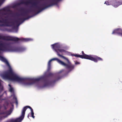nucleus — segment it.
<instances>
[{"mask_svg": "<svg viewBox=\"0 0 122 122\" xmlns=\"http://www.w3.org/2000/svg\"><path fill=\"white\" fill-rule=\"evenodd\" d=\"M0 39L6 41H11L17 42L19 40L26 42L30 40V39L28 38L20 39L18 38L10 36H2L0 35Z\"/></svg>", "mask_w": 122, "mask_h": 122, "instance_id": "nucleus-10", "label": "nucleus"}, {"mask_svg": "<svg viewBox=\"0 0 122 122\" xmlns=\"http://www.w3.org/2000/svg\"><path fill=\"white\" fill-rule=\"evenodd\" d=\"M1 97L2 96H0V100L2 101L3 100H4V99H2V98H1Z\"/></svg>", "mask_w": 122, "mask_h": 122, "instance_id": "nucleus-20", "label": "nucleus"}, {"mask_svg": "<svg viewBox=\"0 0 122 122\" xmlns=\"http://www.w3.org/2000/svg\"><path fill=\"white\" fill-rule=\"evenodd\" d=\"M27 117H28V118H29V115H28V116H27Z\"/></svg>", "mask_w": 122, "mask_h": 122, "instance_id": "nucleus-24", "label": "nucleus"}, {"mask_svg": "<svg viewBox=\"0 0 122 122\" xmlns=\"http://www.w3.org/2000/svg\"><path fill=\"white\" fill-rule=\"evenodd\" d=\"M56 60L60 64L65 67L67 70L68 72H70L74 69V66H72L70 64L66 63L57 58H54L51 59L48 61V63L47 70L49 71L51 68V62L52 61Z\"/></svg>", "mask_w": 122, "mask_h": 122, "instance_id": "nucleus-5", "label": "nucleus"}, {"mask_svg": "<svg viewBox=\"0 0 122 122\" xmlns=\"http://www.w3.org/2000/svg\"><path fill=\"white\" fill-rule=\"evenodd\" d=\"M112 0L107 1H105L104 4H106L107 5H112Z\"/></svg>", "mask_w": 122, "mask_h": 122, "instance_id": "nucleus-14", "label": "nucleus"}, {"mask_svg": "<svg viewBox=\"0 0 122 122\" xmlns=\"http://www.w3.org/2000/svg\"><path fill=\"white\" fill-rule=\"evenodd\" d=\"M118 1L119 5L122 4V0H119Z\"/></svg>", "mask_w": 122, "mask_h": 122, "instance_id": "nucleus-17", "label": "nucleus"}, {"mask_svg": "<svg viewBox=\"0 0 122 122\" xmlns=\"http://www.w3.org/2000/svg\"><path fill=\"white\" fill-rule=\"evenodd\" d=\"M63 71V70L60 71L55 75H54L52 73H49L48 74L47 76L53 77V79L51 81L48 80L46 76H43L38 78L34 79L23 78L25 80L22 81V83L25 85H30L33 84L36 82L43 81L45 82L44 86H49L53 83H54L61 79V76L60 74Z\"/></svg>", "mask_w": 122, "mask_h": 122, "instance_id": "nucleus-1", "label": "nucleus"}, {"mask_svg": "<svg viewBox=\"0 0 122 122\" xmlns=\"http://www.w3.org/2000/svg\"><path fill=\"white\" fill-rule=\"evenodd\" d=\"M51 46H52L53 48L55 50V51L57 52V55L58 56L62 57L66 60L68 64H70L72 66H74V65L71 64L67 58H66L65 56L60 54V53H59L60 52L61 53V55H62L63 53L65 52H66V51L65 50L63 49L58 48H57L59 46L56 44H53L51 45Z\"/></svg>", "mask_w": 122, "mask_h": 122, "instance_id": "nucleus-8", "label": "nucleus"}, {"mask_svg": "<svg viewBox=\"0 0 122 122\" xmlns=\"http://www.w3.org/2000/svg\"><path fill=\"white\" fill-rule=\"evenodd\" d=\"M9 91L11 92H14V90L13 88L11 87L9 90Z\"/></svg>", "mask_w": 122, "mask_h": 122, "instance_id": "nucleus-18", "label": "nucleus"}, {"mask_svg": "<svg viewBox=\"0 0 122 122\" xmlns=\"http://www.w3.org/2000/svg\"><path fill=\"white\" fill-rule=\"evenodd\" d=\"M20 24H19L18 25V26L19 25H20Z\"/></svg>", "mask_w": 122, "mask_h": 122, "instance_id": "nucleus-26", "label": "nucleus"}, {"mask_svg": "<svg viewBox=\"0 0 122 122\" xmlns=\"http://www.w3.org/2000/svg\"><path fill=\"white\" fill-rule=\"evenodd\" d=\"M7 117V116H5L0 117V120H1Z\"/></svg>", "mask_w": 122, "mask_h": 122, "instance_id": "nucleus-16", "label": "nucleus"}, {"mask_svg": "<svg viewBox=\"0 0 122 122\" xmlns=\"http://www.w3.org/2000/svg\"><path fill=\"white\" fill-rule=\"evenodd\" d=\"M28 10H29V12H28L29 14H29L30 13V12H32L33 13H35L36 12V11L33 9H31L29 10H25V9L22 8L20 9V11L22 12L21 13H23L25 12Z\"/></svg>", "mask_w": 122, "mask_h": 122, "instance_id": "nucleus-12", "label": "nucleus"}, {"mask_svg": "<svg viewBox=\"0 0 122 122\" xmlns=\"http://www.w3.org/2000/svg\"><path fill=\"white\" fill-rule=\"evenodd\" d=\"M10 10L7 7H5L0 10V14H1L0 16V23H3L6 26H8L9 22V18L8 16H5L7 14L6 11H10Z\"/></svg>", "mask_w": 122, "mask_h": 122, "instance_id": "nucleus-7", "label": "nucleus"}, {"mask_svg": "<svg viewBox=\"0 0 122 122\" xmlns=\"http://www.w3.org/2000/svg\"><path fill=\"white\" fill-rule=\"evenodd\" d=\"M37 0H21L20 3L18 4V5L24 4L28 5L29 4L32 5V6L35 8L36 10L34 9L36 11H37L36 14L39 13L42 10L45 9L42 3L38 4L36 2Z\"/></svg>", "mask_w": 122, "mask_h": 122, "instance_id": "nucleus-3", "label": "nucleus"}, {"mask_svg": "<svg viewBox=\"0 0 122 122\" xmlns=\"http://www.w3.org/2000/svg\"><path fill=\"white\" fill-rule=\"evenodd\" d=\"M28 108L30 109L31 113V116L34 118L35 117L34 116V113L33 109L30 106H26L23 108L22 110L21 115L20 117L15 119H11L5 122H21L24 117L25 112Z\"/></svg>", "mask_w": 122, "mask_h": 122, "instance_id": "nucleus-4", "label": "nucleus"}, {"mask_svg": "<svg viewBox=\"0 0 122 122\" xmlns=\"http://www.w3.org/2000/svg\"><path fill=\"white\" fill-rule=\"evenodd\" d=\"M117 34L122 36V30L120 28L114 30L112 34Z\"/></svg>", "mask_w": 122, "mask_h": 122, "instance_id": "nucleus-11", "label": "nucleus"}, {"mask_svg": "<svg viewBox=\"0 0 122 122\" xmlns=\"http://www.w3.org/2000/svg\"><path fill=\"white\" fill-rule=\"evenodd\" d=\"M4 25L3 24H0V26H3Z\"/></svg>", "mask_w": 122, "mask_h": 122, "instance_id": "nucleus-22", "label": "nucleus"}, {"mask_svg": "<svg viewBox=\"0 0 122 122\" xmlns=\"http://www.w3.org/2000/svg\"><path fill=\"white\" fill-rule=\"evenodd\" d=\"M29 10H28L25 12L23 13H21L18 15V16L23 17V18L18 17L15 21V22L17 24L21 23H23L25 20L29 19L31 17L29 15L28 12Z\"/></svg>", "mask_w": 122, "mask_h": 122, "instance_id": "nucleus-9", "label": "nucleus"}, {"mask_svg": "<svg viewBox=\"0 0 122 122\" xmlns=\"http://www.w3.org/2000/svg\"><path fill=\"white\" fill-rule=\"evenodd\" d=\"M112 5L115 7H117L119 5L118 0H112Z\"/></svg>", "mask_w": 122, "mask_h": 122, "instance_id": "nucleus-13", "label": "nucleus"}, {"mask_svg": "<svg viewBox=\"0 0 122 122\" xmlns=\"http://www.w3.org/2000/svg\"><path fill=\"white\" fill-rule=\"evenodd\" d=\"M75 64L76 65L79 64L80 63L79 62H77L75 63Z\"/></svg>", "mask_w": 122, "mask_h": 122, "instance_id": "nucleus-21", "label": "nucleus"}, {"mask_svg": "<svg viewBox=\"0 0 122 122\" xmlns=\"http://www.w3.org/2000/svg\"><path fill=\"white\" fill-rule=\"evenodd\" d=\"M82 55H78L77 54H73L72 55L77 57H79L82 59H85L93 61L95 62H97L98 61H102V58L97 56H92V55H88L85 54L83 51L81 52Z\"/></svg>", "mask_w": 122, "mask_h": 122, "instance_id": "nucleus-6", "label": "nucleus"}, {"mask_svg": "<svg viewBox=\"0 0 122 122\" xmlns=\"http://www.w3.org/2000/svg\"><path fill=\"white\" fill-rule=\"evenodd\" d=\"M15 102H16V104L17 105L18 104V102L17 100H16V101Z\"/></svg>", "mask_w": 122, "mask_h": 122, "instance_id": "nucleus-23", "label": "nucleus"}, {"mask_svg": "<svg viewBox=\"0 0 122 122\" xmlns=\"http://www.w3.org/2000/svg\"><path fill=\"white\" fill-rule=\"evenodd\" d=\"M6 111L0 113V115L5 114L6 115Z\"/></svg>", "mask_w": 122, "mask_h": 122, "instance_id": "nucleus-19", "label": "nucleus"}, {"mask_svg": "<svg viewBox=\"0 0 122 122\" xmlns=\"http://www.w3.org/2000/svg\"><path fill=\"white\" fill-rule=\"evenodd\" d=\"M12 111L10 110L6 111V115H5V116H7V117L9 115H10L12 112Z\"/></svg>", "mask_w": 122, "mask_h": 122, "instance_id": "nucleus-15", "label": "nucleus"}, {"mask_svg": "<svg viewBox=\"0 0 122 122\" xmlns=\"http://www.w3.org/2000/svg\"><path fill=\"white\" fill-rule=\"evenodd\" d=\"M9 86H10L11 87V85H9Z\"/></svg>", "mask_w": 122, "mask_h": 122, "instance_id": "nucleus-25", "label": "nucleus"}, {"mask_svg": "<svg viewBox=\"0 0 122 122\" xmlns=\"http://www.w3.org/2000/svg\"><path fill=\"white\" fill-rule=\"evenodd\" d=\"M0 60L4 62L9 68V69L5 72L3 74V78L5 79L14 81L22 83V81H24L25 79L23 78L20 77L15 73L7 60L1 56H0Z\"/></svg>", "mask_w": 122, "mask_h": 122, "instance_id": "nucleus-2", "label": "nucleus"}]
</instances>
